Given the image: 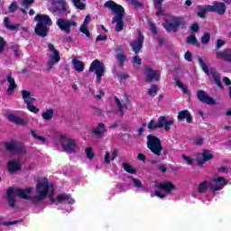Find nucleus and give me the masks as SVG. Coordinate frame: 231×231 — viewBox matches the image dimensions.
I'll list each match as a JSON object with an SVG mask.
<instances>
[{
	"label": "nucleus",
	"mask_w": 231,
	"mask_h": 231,
	"mask_svg": "<svg viewBox=\"0 0 231 231\" xmlns=\"http://www.w3.org/2000/svg\"><path fill=\"white\" fill-rule=\"evenodd\" d=\"M131 181L136 189H143V184H142V181L138 179L131 178Z\"/></svg>",
	"instance_id": "40"
},
{
	"label": "nucleus",
	"mask_w": 231,
	"mask_h": 231,
	"mask_svg": "<svg viewBox=\"0 0 231 231\" xmlns=\"http://www.w3.org/2000/svg\"><path fill=\"white\" fill-rule=\"evenodd\" d=\"M115 100L121 116H124V109H127V107H129V100L127 98L119 100L116 97H115Z\"/></svg>",
	"instance_id": "20"
},
{
	"label": "nucleus",
	"mask_w": 231,
	"mask_h": 231,
	"mask_svg": "<svg viewBox=\"0 0 231 231\" xmlns=\"http://www.w3.org/2000/svg\"><path fill=\"white\" fill-rule=\"evenodd\" d=\"M227 183L228 182L226 180H225L223 177L215 178L210 181L209 189L213 192H216L217 190H221Z\"/></svg>",
	"instance_id": "13"
},
{
	"label": "nucleus",
	"mask_w": 231,
	"mask_h": 231,
	"mask_svg": "<svg viewBox=\"0 0 231 231\" xmlns=\"http://www.w3.org/2000/svg\"><path fill=\"white\" fill-rule=\"evenodd\" d=\"M74 6L76 8H78L79 10H86V4H84L83 2L81 1H86V0H71Z\"/></svg>",
	"instance_id": "34"
},
{
	"label": "nucleus",
	"mask_w": 231,
	"mask_h": 231,
	"mask_svg": "<svg viewBox=\"0 0 231 231\" xmlns=\"http://www.w3.org/2000/svg\"><path fill=\"white\" fill-rule=\"evenodd\" d=\"M32 192H33V189L31 187L25 189L9 188L7 190V199L10 207H12V208L15 207L16 196L23 198V199H30L32 203L37 204L44 200L48 194L49 199H51L52 203H56V205L59 203H64V201H67L69 205H73V203H75V199H71V196L67 194L59 195L55 199L53 198L55 189L53 188V185L50 184L46 178L39 180L36 185V195L32 196Z\"/></svg>",
	"instance_id": "1"
},
{
	"label": "nucleus",
	"mask_w": 231,
	"mask_h": 231,
	"mask_svg": "<svg viewBox=\"0 0 231 231\" xmlns=\"http://www.w3.org/2000/svg\"><path fill=\"white\" fill-rule=\"evenodd\" d=\"M183 160L188 163V165H194V160H192L190 157L182 155Z\"/></svg>",
	"instance_id": "50"
},
{
	"label": "nucleus",
	"mask_w": 231,
	"mask_h": 231,
	"mask_svg": "<svg viewBox=\"0 0 231 231\" xmlns=\"http://www.w3.org/2000/svg\"><path fill=\"white\" fill-rule=\"evenodd\" d=\"M12 50H13L15 57H19L21 55V50L19 49L18 45L12 46Z\"/></svg>",
	"instance_id": "49"
},
{
	"label": "nucleus",
	"mask_w": 231,
	"mask_h": 231,
	"mask_svg": "<svg viewBox=\"0 0 231 231\" xmlns=\"http://www.w3.org/2000/svg\"><path fill=\"white\" fill-rule=\"evenodd\" d=\"M17 154L23 155L26 152V146H24V144L18 143L17 146H16V150L15 152Z\"/></svg>",
	"instance_id": "36"
},
{
	"label": "nucleus",
	"mask_w": 231,
	"mask_h": 231,
	"mask_svg": "<svg viewBox=\"0 0 231 231\" xmlns=\"http://www.w3.org/2000/svg\"><path fill=\"white\" fill-rule=\"evenodd\" d=\"M5 46H6V42H5V39L0 37V53H3V51H5Z\"/></svg>",
	"instance_id": "51"
},
{
	"label": "nucleus",
	"mask_w": 231,
	"mask_h": 231,
	"mask_svg": "<svg viewBox=\"0 0 231 231\" xmlns=\"http://www.w3.org/2000/svg\"><path fill=\"white\" fill-rule=\"evenodd\" d=\"M61 138V147L65 152H69V154H73V152H79L80 151V147L75 142V140L71 138H68L64 135L60 136Z\"/></svg>",
	"instance_id": "9"
},
{
	"label": "nucleus",
	"mask_w": 231,
	"mask_h": 231,
	"mask_svg": "<svg viewBox=\"0 0 231 231\" xmlns=\"http://www.w3.org/2000/svg\"><path fill=\"white\" fill-rule=\"evenodd\" d=\"M191 32H198L199 30V25L198 23H193L190 27Z\"/></svg>",
	"instance_id": "64"
},
{
	"label": "nucleus",
	"mask_w": 231,
	"mask_h": 231,
	"mask_svg": "<svg viewBox=\"0 0 231 231\" xmlns=\"http://www.w3.org/2000/svg\"><path fill=\"white\" fill-rule=\"evenodd\" d=\"M154 196H157L158 198L163 199V198H165L166 195L162 193L159 190H156V191H154L153 194H152V198L154 197Z\"/></svg>",
	"instance_id": "57"
},
{
	"label": "nucleus",
	"mask_w": 231,
	"mask_h": 231,
	"mask_svg": "<svg viewBox=\"0 0 231 231\" xmlns=\"http://www.w3.org/2000/svg\"><path fill=\"white\" fill-rule=\"evenodd\" d=\"M197 97L203 104H208V106H214L216 104V100L212 98V97L208 96L207 92L204 90H199L197 92Z\"/></svg>",
	"instance_id": "15"
},
{
	"label": "nucleus",
	"mask_w": 231,
	"mask_h": 231,
	"mask_svg": "<svg viewBox=\"0 0 231 231\" xmlns=\"http://www.w3.org/2000/svg\"><path fill=\"white\" fill-rule=\"evenodd\" d=\"M202 161L200 160L199 162V165H203V163H205V162H208L209 160H213L214 155L212 154V152L208 150H205L202 153Z\"/></svg>",
	"instance_id": "27"
},
{
	"label": "nucleus",
	"mask_w": 231,
	"mask_h": 231,
	"mask_svg": "<svg viewBox=\"0 0 231 231\" xmlns=\"http://www.w3.org/2000/svg\"><path fill=\"white\" fill-rule=\"evenodd\" d=\"M217 59H221L226 62H231V49H225L216 52Z\"/></svg>",
	"instance_id": "18"
},
{
	"label": "nucleus",
	"mask_w": 231,
	"mask_h": 231,
	"mask_svg": "<svg viewBox=\"0 0 231 231\" xmlns=\"http://www.w3.org/2000/svg\"><path fill=\"white\" fill-rule=\"evenodd\" d=\"M89 23H91V16H89V14H88L86 16L82 26H88V24H89Z\"/></svg>",
	"instance_id": "61"
},
{
	"label": "nucleus",
	"mask_w": 231,
	"mask_h": 231,
	"mask_svg": "<svg viewBox=\"0 0 231 231\" xmlns=\"http://www.w3.org/2000/svg\"><path fill=\"white\" fill-rule=\"evenodd\" d=\"M22 97L26 106L35 102V97H33V95H32V93L28 90H22Z\"/></svg>",
	"instance_id": "24"
},
{
	"label": "nucleus",
	"mask_w": 231,
	"mask_h": 231,
	"mask_svg": "<svg viewBox=\"0 0 231 231\" xmlns=\"http://www.w3.org/2000/svg\"><path fill=\"white\" fill-rule=\"evenodd\" d=\"M85 152L87 154V158L88 160H93V158H95V153L93 152V148L88 147L85 150Z\"/></svg>",
	"instance_id": "44"
},
{
	"label": "nucleus",
	"mask_w": 231,
	"mask_h": 231,
	"mask_svg": "<svg viewBox=\"0 0 231 231\" xmlns=\"http://www.w3.org/2000/svg\"><path fill=\"white\" fill-rule=\"evenodd\" d=\"M131 5L133 6H135V8H138L140 6H143V4H142V2H139L137 0H131Z\"/></svg>",
	"instance_id": "54"
},
{
	"label": "nucleus",
	"mask_w": 231,
	"mask_h": 231,
	"mask_svg": "<svg viewBox=\"0 0 231 231\" xmlns=\"http://www.w3.org/2000/svg\"><path fill=\"white\" fill-rule=\"evenodd\" d=\"M133 62L134 64H137L138 66H140V64H142V59H140V57L138 56H134L133 58Z\"/></svg>",
	"instance_id": "59"
},
{
	"label": "nucleus",
	"mask_w": 231,
	"mask_h": 231,
	"mask_svg": "<svg viewBox=\"0 0 231 231\" xmlns=\"http://www.w3.org/2000/svg\"><path fill=\"white\" fill-rule=\"evenodd\" d=\"M174 125V121L172 119H167L165 116H160L158 122L152 120L148 125V129L164 128V131H171V126Z\"/></svg>",
	"instance_id": "8"
},
{
	"label": "nucleus",
	"mask_w": 231,
	"mask_h": 231,
	"mask_svg": "<svg viewBox=\"0 0 231 231\" xmlns=\"http://www.w3.org/2000/svg\"><path fill=\"white\" fill-rule=\"evenodd\" d=\"M202 44H208L210 42V34L206 32L201 38Z\"/></svg>",
	"instance_id": "47"
},
{
	"label": "nucleus",
	"mask_w": 231,
	"mask_h": 231,
	"mask_svg": "<svg viewBox=\"0 0 231 231\" xmlns=\"http://www.w3.org/2000/svg\"><path fill=\"white\" fill-rule=\"evenodd\" d=\"M106 131H107L106 129V125H104V123H101L92 130V133L96 134V136H104V133H106Z\"/></svg>",
	"instance_id": "25"
},
{
	"label": "nucleus",
	"mask_w": 231,
	"mask_h": 231,
	"mask_svg": "<svg viewBox=\"0 0 231 231\" xmlns=\"http://www.w3.org/2000/svg\"><path fill=\"white\" fill-rule=\"evenodd\" d=\"M18 143L19 142L17 141H11L9 143H5V146L6 151H10L11 152H15Z\"/></svg>",
	"instance_id": "31"
},
{
	"label": "nucleus",
	"mask_w": 231,
	"mask_h": 231,
	"mask_svg": "<svg viewBox=\"0 0 231 231\" xmlns=\"http://www.w3.org/2000/svg\"><path fill=\"white\" fill-rule=\"evenodd\" d=\"M149 24H150L151 32H153V33H157L156 26H154V23H152L151 21H149Z\"/></svg>",
	"instance_id": "63"
},
{
	"label": "nucleus",
	"mask_w": 231,
	"mask_h": 231,
	"mask_svg": "<svg viewBox=\"0 0 231 231\" xmlns=\"http://www.w3.org/2000/svg\"><path fill=\"white\" fill-rule=\"evenodd\" d=\"M162 3H163V0H154L153 5L156 8V15L160 16L163 14V11L162 10Z\"/></svg>",
	"instance_id": "33"
},
{
	"label": "nucleus",
	"mask_w": 231,
	"mask_h": 231,
	"mask_svg": "<svg viewBox=\"0 0 231 231\" xmlns=\"http://www.w3.org/2000/svg\"><path fill=\"white\" fill-rule=\"evenodd\" d=\"M95 98H97V100H100L102 98V97H104L105 93L102 90H99L98 94H95L93 93Z\"/></svg>",
	"instance_id": "58"
},
{
	"label": "nucleus",
	"mask_w": 231,
	"mask_h": 231,
	"mask_svg": "<svg viewBox=\"0 0 231 231\" xmlns=\"http://www.w3.org/2000/svg\"><path fill=\"white\" fill-rule=\"evenodd\" d=\"M72 64L74 66V69L78 71V73H82V71H84L85 65L84 62H82L81 60L78 59H73Z\"/></svg>",
	"instance_id": "26"
},
{
	"label": "nucleus",
	"mask_w": 231,
	"mask_h": 231,
	"mask_svg": "<svg viewBox=\"0 0 231 231\" xmlns=\"http://www.w3.org/2000/svg\"><path fill=\"white\" fill-rule=\"evenodd\" d=\"M15 10H17V3L16 2H13L11 4V5L9 6V12L11 14H14V12H15Z\"/></svg>",
	"instance_id": "52"
},
{
	"label": "nucleus",
	"mask_w": 231,
	"mask_h": 231,
	"mask_svg": "<svg viewBox=\"0 0 231 231\" xmlns=\"http://www.w3.org/2000/svg\"><path fill=\"white\" fill-rule=\"evenodd\" d=\"M133 51L134 53H140V50H142V47L143 46V35H142V32H138V37L135 41H134L131 44Z\"/></svg>",
	"instance_id": "17"
},
{
	"label": "nucleus",
	"mask_w": 231,
	"mask_h": 231,
	"mask_svg": "<svg viewBox=\"0 0 231 231\" xmlns=\"http://www.w3.org/2000/svg\"><path fill=\"white\" fill-rule=\"evenodd\" d=\"M203 138L202 137H197L194 141L195 145H203Z\"/></svg>",
	"instance_id": "60"
},
{
	"label": "nucleus",
	"mask_w": 231,
	"mask_h": 231,
	"mask_svg": "<svg viewBox=\"0 0 231 231\" xmlns=\"http://www.w3.org/2000/svg\"><path fill=\"white\" fill-rule=\"evenodd\" d=\"M34 21L38 22L34 29L36 35H39L40 37H46V35H48V32H50L48 26H51V24H53L50 15L38 14L34 17Z\"/></svg>",
	"instance_id": "3"
},
{
	"label": "nucleus",
	"mask_w": 231,
	"mask_h": 231,
	"mask_svg": "<svg viewBox=\"0 0 231 231\" xmlns=\"http://www.w3.org/2000/svg\"><path fill=\"white\" fill-rule=\"evenodd\" d=\"M33 3H35V0H23L21 2V6L23 8H30V6H32V5H33Z\"/></svg>",
	"instance_id": "41"
},
{
	"label": "nucleus",
	"mask_w": 231,
	"mask_h": 231,
	"mask_svg": "<svg viewBox=\"0 0 231 231\" xmlns=\"http://www.w3.org/2000/svg\"><path fill=\"white\" fill-rule=\"evenodd\" d=\"M7 120H9V122H12L13 124H15L16 125H23V126L28 125V122H26V120L14 114L8 115Z\"/></svg>",
	"instance_id": "21"
},
{
	"label": "nucleus",
	"mask_w": 231,
	"mask_h": 231,
	"mask_svg": "<svg viewBox=\"0 0 231 231\" xmlns=\"http://www.w3.org/2000/svg\"><path fill=\"white\" fill-rule=\"evenodd\" d=\"M6 80L9 84L6 93L8 96L12 95L15 89H17V84L15 83V79L12 77V73H9L6 77Z\"/></svg>",
	"instance_id": "19"
},
{
	"label": "nucleus",
	"mask_w": 231,
	"mask_h": 231,
	"mask_svg": "<svg viewBox=\"0 0 231 231\" xmlns=\"http://www.w3.org/2000/svg\"><path fill=\"white\" fill-rule=\"evenodd\" d=\"M185 60L188 62H192V53H190L189 51L184 55Z\"/></svg>",
	"instance_id": "53"
},
{
	"label": "nucleus",
	"mask_w": 231,
	"mask_h": 231,
	"mask_svg": "<svg viewBox=\"0 0 231 231\" xmlns=\"http://www.w3.org/2000/svg\"><path fill=\"white\" fill-rule=\"evenodd\" d=\"M105 8H109L116 15L112 19L113 24H116V32H122L124 30V15L125 10L122 5L116 4L115 1L110 0L105 3Z\"/></svg>",
	"instance_id": "2"
},
{
	"label": "nucleus",
	"mask_w": 231,
	"mask_h": 231,
	"mask_svg": "<svg viewBox=\"0 0 231 231\" xmlns=\"http://www.w3.org/2000/svg\"><path fill=\"white\" fill-rule=\"evenodd\" d=\"M49 61L47 62V70L51 71L53 66L60 62V52L56 50L55 45L47 43Z\"/></svg>",
	"instance_id": "4"
},
{
	"label": "nucleus",
	"mask_w": 231,
	"mask_h": 231,
	"mask_svg": "<svg viewBox=\"0 0 231 231\" xmlns=\"http://www.w3.org/2000/svg\"><path fill=\"white\" fill-rule=\"evenodd\" d=\"M17 223H21V220L4 222V225L5 226H10V225H17Z\"/></svg>",
	"instance_id": "62"
},
{
	"label": "nucleus",
	"mask_w": 231,
	"mask_h": 231,
	"mask_svg": "<svg viewBox=\"0 0 231 231\" xmlns=\"http://www.w3.org/2000/svg\"><path fill=\"white\" fill-rule=\"evenodd\" d=\"M147 147L155 156H162L163 147L162 146V141L158 137L149 134L147 136Z\"/></svg>",
	"instance_id": "6"
},
{
	"label": "nucleus",
	"mask_w": 231,
	"mask_h": 231,
	"mask_svg": "<svg viewBox=\"0 0 231 231\" xmlns=\"http://www.w3.org/2000/svg\"><path fill=\"white\" fill-rule=\"evenodd\" d=\"M79 31L81 32V33H84L88 39L91 37V33H89V29H88V25H81Z\"/></svg>",
	"instance_id": "42"
},
{
	"label": "nucleus",
	"mask_w": 231,
	"mask_h": 231,
	"mask_svg": "<svg viewBox=\"0 0 231 231\" xmlns=\"http://www.w3.org/2000/svg\"><path fill=\"white\" fill-rule=\"evenodd\" d=\"M123 169L129 174H136V170L125 162L123 163Z\"/></svg>",
	"instance_id": "37"
},
{
	"label": "nucleus",
	"mask_w": 231,
	"mask_h": 231,
	"mask_svg": "<svg viewBox=\"0 0 231 231\" xmlns=\"http://www.w3.org/2000/svg\"><path fill=\"white\" fill-rule=\"evenodd\" d=\"M158 189L165 190L166 194H171L172 190H176V186L172 182H162L157 184Z\"/></svg>",
	"instance_id": "23"
},
{
	"label": "nucleus",
	"mask_w": 231,
	"mask_h": 231,
	"mask_svg": "<svg viewBox=\"0 0 231 231\" xmlns=\"http://www.w3.org/2000/svg\"><path fill=\"white\" fill-rule=\"evenodd\" d=\"M208 10L210 12H216L218 15H225V12H226V5L221 2H215L213 5H209Z\"/></svg>",
	"instance_id": "16"
},
{
	"label": "nucleus",
	"mask_w": 231,
	"mask_h": 231,
	"mask_svg": "<svg viewBox=\"0 0 231 231\" xmlns=\"http://www.w3.org/2000/svg\"><path fill=\"white\" fill-rule=\"evenodd\" d=\"M57 26L69 35L71 32V29L77 26V22L73 20H68L64 18H59L56 22Z\"/></svg>",
	"instance_id": "11"
},
{
	"label": "nucleus",
	"mask_w": 231,
	"mask_h": 231,
	"mask_svg": "<svg viewBox=\"0 0 231 231\" xmlns=\"http://www.w3.org/2000/svg\"><path fill=\"white\" fill-rule=\"evenodd\" d=\"M116 60L119 62L120 66H122V64H124V62H125V55H124V53H117L116 55Z\"/></svg>",
	"instance_id": "45"
},
{
	"label": "nucleus",
	"mask_w": 231,
	"mask_h": 231,
	"mask_svg": "<svg viewBox=\"0 0 231 231\" xmlns=\"http://www.w3.org/2000/svg\"><path fill=\"white\" fill-rule=\"evenodd\" d=\"M148 93L152 97H156V93H158V86L152 85L151 88L148 89Z\"/></svg>",
	"instance_id": "43"
},
{
	"label": "nucleus",
	"mask_w": 231,
	"mask_h": 231,
	"mask_svg": "<svg viewBox=\"0 0 231 231\" xmlns=\"http://www.w3.org/2000/svg\"><path fill=\"white\" fill-rule=\"evenodd\" d=\"M208 187H210V181L204 180L199 185L198 190L201 194H204L208 189Z\"/></svg>",
	"instance_id": "32"
},
{
	"label": "nucleus",
	"mask_w": 231,
	"mask_h": 231,
	"mask_svg": "<svg viewBox=\"0 0 231 231\" xmlns=\"http://www.w3.org/2000/svg\"><path fill=\"white\" fill-rule=\"evenodd\" d=\"M223 46H225V41L217 40V46H216L217 50H219V49L223 48Z\"/></svg>",
	"instance_id": "56"
},
{
	"label": "nucleus",
	"mask_w": 231,
	"mask_h": 231,
	"mask_svg": "<svg viewBox=\"0 0 231 231\" xmlns=\"http://www.w3.org/2000/svg\"><path fill=\"white\" fill-rule=\"evenodd\" d=\"M59 5H60V7L51 8L50 11L52 14H60V15H68L70 14L69 6L66 4V1L60 0Z\"/></svg>",
	"instance_id": "14"
},
{
	"label": "nucleus",
	"mask_w": 231,
	"mask_h": 231,
	"mask_svg": "<svg viewBox=\"0 0 231 231\" xmlns=\"http://www.w3.org/2000/svg\"><path fill=\"white\" fill-rule=\"evenodd\" d=\"M89 71H95L97 77L96 82L100 84V82H102V77H104V71H106V67L104 63L100 62V60H95L90 64Z\"/></svg>",
	"instance_id": "10"
},
{
	"label": "nucleus",
	"mask_w": 231,
	"mask_h": 231,
	"mask_svg": "<svg viewBox=\"0 0 231 231\" xmlns=\"http://www.w3.org/2000/svg\"><path fill=\"white\" fill-rule=\"evenodd\" d=\"M180 26H185V19L178 16H170L164 23V28L168 32H176Z\"/></svg>",
	"instance_id": "7"
},
{
	"label": "nucleus",
	"mask_w": 231,
	"mask_h": 231,
	"mask_svg": "<svg viewBox=\"0 0 231 231\" xmlns=\"http://www.w3.org/2000/svg\"><path fill=\"white\" fill-rule=\"evenodd\" d=\"M176 86H178L180 89H182L183 93H189L187 87L183 85V83L180 80H176Z\"/></svg>",
	"instance_id": "48"
},
{
	"label": "nucleus",
	"mask_w": 231,
	"mask_h": 231,
	"mask_svg": "<svg viewBox=\"0 0 231 231\" xmlns=\"http://www.w3.org/2000/svg\"><path fill=\"white\" fill-rule=\"evenodd\" d=\"M187 120L188 124L192 122V118L190 117V113L188 110H182L178 115V120Z\"/></svg>",
	"instance_id": "28"
},
{
	"label": "nucleus",
	"mask_w": 231,
	"mask_h": 231,
	"mask_svg": "<svg viewBox=\"0 0 231 231\" xmlns=\"http://www.w3.org/2000/svg\"><path fill=\"white\" fill-rule=\"evenodd\" d=\"M188 44H193V46H198V39L196 38V35L191 34L187 38Z\"/></svg>",
	"instance_id": "39"
},
{
	"label": "nucleus",
	"mask_w": 231,
	"mask_h": 231,
	"mask_svg": "<svg viewBox=\"0 0 231 231\" xmlns=\"http://www.w3.org/2000/svg\"><path fill=\"white\" fill-rule=\"evenodd\" d=\"M7 171L14 174V172H17V171H21V162L17 160H13L7 162Z\"/></svg>",
	"instance_id": "22"
},
{
	"label": "nucleus",
	"mask_w": 231,
	"mask_h": 231,
	"mask_svg": "<svg viewBox=\"0 0 231 231\" xmlns=\"http://www.w3.org/2000/svg\"><path fill=\"white\" fill-rule=\"evenodd\" d=\"M198 60L204 73H206V75H211L217 86H218L220 89H223V83L221 82V74L217 73V71H216V69H209L208 65H207V63L203 61V59L201 57H199Z\"/></svg>",
	"instance_id": "5"
},
{
	"label": "nucleus",
	"mask_w": 231,
	"mask_h": 231,
	"mask_svg": "<svg viewBox=\"0 0 231 231\" xmlns=\"http://www.w3.org/2000/svg\"><path fill=\"white\" fill-rule=\"evenodd\" d=\"M144 76L146 82H158L160 80V70L152 69L150 67H146L144 69Z\"/></svg>",
	"instance_id": "12"
},
{
	"label": "nucleus",
	"mask_w": 231,
	"mask_h": 231,
	"mask_svg": "<svg viewBox=\"0 0 231 231\" xmlns=\"http://www.w3.org/2000/svg\"><path fill=\"white\" fill-rule=\"evenodd\" d=\"M208 7L209 5L199 6V8L200 11L198 13V16L203 19V17H205V14H207V12H210Z\"/></svg>",
	"instance_id": "38"
},
{
	"label": "nucleus",
	"mask_w": 231,
	"mask_h": 231,
	"mask_svg": "<svg viewBox=\"0 0 231 231\" xmlns=\"http://www.w3.org/2000/svg\"><path fill=\"white\" fill-rule=\"evenodd\" d=\"M27 106L28 111H31V113H39L40 109L33 106V103H30Z\"/></svg>",
	"instance_id": "46"
},
{
	"label": "nucleus",
	"mask_w": 231,
	"mask_h": 231,
	"mask_svg": "<svg viewBox=\"0 0 231 231\" xmlns=\"http://www.w3.org/2000/svg\"><path fill=\"white\" fill-rule=\"evenodd\" d=\"M4 23H5V28H7V30H11L12 32H14V30H17L21 26V24H19V23L12 24L10 23V20L8 19V17H5L4 19Z\"/></svg>",
	"instance_id": "30"
},
{
	"label": "nucleus",
	"mask_w": 231,
	"mask_h": 231,
	"mask_svg": "<svg viewBox=\"0 0 231 231\" xmlns=\"http://www.w3.org/2000/svg\"><path fill=\"white\" fill-rule=\"evenodd\" d=\"M105 163H111V153L109 152H106L105 153Z\"/></svg>",
	"instance_id": "55"
},
{
	"label": "nucleus",
	"mask_w": 231,
	"mask_h": 231,
	"mask_svg": "<svg viewBox=\"0 0 231 231\" xmlns=\"http://www.w3.org/2000/svg\"><path fill=\"white\" fill-rule=\"evenodd\" d=\"M31 134L34 138V140H37L38 142H40V143H46V138L37 134V132H35V130H32Z\"/></svg>",
	"instance_id": "35"
},
{
	"label": "nucleus",
	"mask_w": 231,
	"mask_h": 231,
	"mask_svg": "<svg viewBox=\"0 0 231 231\" xmlns=\"http://www.w3.org/2000/svg\"><path fill=\"white\" fill-rule=\"evenodd\" d=\"M54 115H55V110L48 109L42 114V118H43V120H46V122H51V120H53Z\"/></svg>",
	"instance_id": "29"
}]
</instances>
